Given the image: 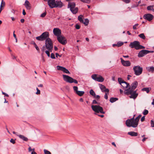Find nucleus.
Returning a JSON list of instances; mask_svg holds the SVG:
<instances>
[{"label": "nucleus", "mask_w": 154, "mask_h": 154, "mask_svg": "<svg viewBox=\"0 0 154 154\" xmlns=\"http://www.w3.org/2000/svg\"><path fill=\"white\" fill-rule=\"evenodd\" d=\"M57 39L58 41L63 45L66 44L67 42L66 38L63 36L60 35L57 37Z\"/></svg>", "instance_id": "13"}, {"label": "nucleus", "mask_w": 154, "mask_h": 154, "mask_svg": "<svg viewBox=\"0 0 154 154\" xmlns=\"http://www.w3.org/2000/svg\"><path fill=\"white\" fill-rule=\"evenodd\" d=\"M128 134L131 136H137L138 135V133L134 131H130L128 132Z\"/></svg>", "instance_id": "22"}, {"label": "nucleus", "mask_w": 154, "mask_h": 154, "mask_svg": "<svg viewBox=\"0 0 154 154\" xmlns=\"http://www.w3.org/2000/svg\"><path fill=\"white\" fill-rule=\"evenodd\" d=\"M145 51H146V54L150 53V51L147 50H145Z\"/></svg>", "instance_id": "62"}, {"label": "nucleus", "mask_w": 154, "mask_h": 154, "mask_svg": "<svg viewBox=\"0 0 154 154\" xmlns=\"http://www.w3.org/2000/svg\"><path fill=\"white\" fill-rule=\"evenodd\" d=\"M85 92L82 91H78L76 92V94L80 96H82L84 94Z\"/></svg>", "instance_id": "26"}, {"label": "nucleus", "mask_w": 154, "mask_h": 154, "mask_svg": "<svg viewBox=\"0 0 154 154\" xmlns=\"http://www.w3.org/2000/svg\"><path fill=\"white\" fill-rule=\"evenodd\" d=\"M91 107L92 110L96 113H100L103 114L105 113L103 107L99 105H92Z\"/></svg>", "instance_id": "7"}, {"label": "nucleus", "mask_w": 154, "mask_h": 154, "mask_svg": "<svg viewBox=\"0 0 154 154\" xmlns=\"http://www.w3.org/2000/svg\"><path fill=\"white\" fill-rule=\"evenodd\" d=\"M143 18L149 21H150L153 19V16L151 14H145L143 16Z\"/></svg>", "instance_id": "16"}, {"label": "nucleus", "mask_w": 154, "mask_h": 154, "mask_svg": "<svg viewBox=\"0 0 154 154\" xmlns=\"http://www.w3.org/2000/svg\"><path fill=\"white\" fill-rule=\"evenodd\" d=\"M122 64L124 66H131V63L129 60H124L122 58H120Z\"/></svg>", "instance_id": "15"}, {"label": "nucleus", "mask_w": 154, "mask_h": 154, "mask_svg": "<svg viewBox=\"0 0 154 154\" xmlns=\"http://www.w3.org/2000/svg\"><path fill=\"white\" fill-rule=\"evenodd\" d=\"M123 2L126 4L129 3L130 2L131 0H122Z\"/></svg>", "instance_id": "42"}, {"label": "nucleus", "mask_w": 154, "mask_h": 154, "mask_svg": "<svg viewBox=\"0 0 154 154\" xmlns=\"http://www.w3.org/2000/svg\"><path fill=\"white\" fill-rule=\"evenodd\" d=\"M99 87L100 89L101 90V91L103 92H109V90L108 89L106 88V87L102 85V84H100L99 85Z\"/></svg>", "instance_id": "19"}, {"label": "nucleus", "mask_w": 154, "mask_h": 154, "mask_svg": "<svg viewBox=\"0 0 154 154\" xmlns=\"http://www.w3.org/2000/svg\"><path fill=\"white\" fill-rule=\"evenodd\" d=\"M75 4L74 2H69L68 5V8H69L71 12L74 14H76L78 11L77 7H75Z\"/></svg>", "instance_id": "4"}, {"label": "nucleus", "mask_w": 154, "mask_h": 154, "mask_svg": "<svg viewBox=\"0 0 154 154\" xmlns=\"http://www.w3.org/2000/svg\"><path fill=\"white\" fill-rule=\"evenodd\" d=\"M2 94H3L5 95V96H7V97H9L8 95L7 94L3 92V91H2Z\"/></svg>", "instance_id": "58"}, {"label": "nucleus", "mask_w": 154, "mask_h": 154, "mask_svg": "<svg viewBox=\"0 0 154 154\" xmlns=\"http://www.w3.org/2000/svg\"><path fill=\"white\" fill-rule=\"evenodd\" d=\"M10 142L12 143L13 144H14L15 143V141L13 139H11L10 140Z\"/></svg>", "instance_id": "51"}, {"label": "nucleus", "mask_w": 154, "mask_h": 154, "mask_svg": "<svg viewBox=\"0 0 154 154\" xmlns=\"http://www.w3.org/2000/svg\"><path fill=\"white\" fill-rule=\"evenodd\" d=\"M35 149H33V151L31 153V154H37V153L35 152Z\"/></svg>", "instance_id": "57"}, {"label": "nucleus", "mask_w": 154, "mask_h": 154, "mask_svg": "<svg viewBox=\"0 0 154 154\" xmlns=\"http://www.w3.org/2000/svg\"><path fill=\"white\" fill-rule=\"evenodd\" d=\"M92 103L93 104H99V103L95 100H93Z\"/></svg>", "instance_id": "45"}, {"label": "nucleus", "mask_w": 154, "mask_h": 154, "mask_svg": "<svg viewBox=\"0 0 154 154\" xmlns=\"http://www.w3.org/2000/svg\"><path fill=\"white\" fill-rule=\"evenodd\" d=\"M145 116H143L141 119V121L142 122H143L144 120H145Z\"/></svg>", "instance_id": "56"}, {"label": "nucleus", "mask_w": 154, "mask_h": 154, "mask_svg": "<svg viewBox=\"0 0 154 154\" xmlns=\"http://www.w3.org/2000/svg\"><path fill=\"white\" fill-rule=\"evenodd\" d=\"M124 44V43L122 42H119L117 43V46L119 47L122 46Z\"/></svg>", "instance_id": "34"}, {"label": "nucleus", "mask_w": 154, "mask_h": 154, "mask_svg": "<svg viewBox=\"0 0 154 154\" xmlns=\"http://www.w3.org/2000/svg\"><path fill=\"white\" fill-rule=\"evenodd\" d=\"M29 151V152L31 151L32 150H33V149H32L30 147H29L28 148Z\"/></svg>", "instance_id": "59"}, {"label": "nucleus", "mask_w": 154, "mask_h": 154, "mask_svg": "<svg viewBox=\"0 0 154 154\" xmlns=\"http://www.w3.org/2000/svg\"><path fill=\"white\" fill-rule=\"evenodd\" d=\"M154 7V5H149L147 6V9L148 10L150 11L152 10L153 11V10L154 9H153V7Z\"/></svg>", "instance_id": "29"}, {"label": "nucleus", "mask_w": 154, "mask_h": 154, "mask_svg": "<svg viewBox=\"0 0 154 154\" xmlns=\"http://www.w3.org/2000/svg\"><path fill=\"white\" fill-rule=\"evenodd\" d=\"M35 48L36 49V50L38 52H39L40 51V50H39V48L37 46V45H35Z\"/></svg>", "instance_id": "52"}, {"label": "nucleus", "mask_w": 154, "mask_h": 154, "mask_svg": "<svg viewBox=\"0 0 154 154\" xmlns=\"http://www.w3.org/2000/svg\"><path fill=\"white\" fill-rule=\"evenodd\" d=\"M80 28V26L78 24H76L75 26V28L77 29H79Z\"/></svg>", "instance_id": "50"}, {"label": "nucleus", "mask_w": 154, "mask_h": 154, "mask_svg": "<svg viewBox=\"0 0 154 154\" xmlns=\"http://www.w3.org/2000/svg\"><path fill=\"white\" fill-rule=\"evenodd\" d=\"M5 2L3 1V0H2L0 7L4 8V7L5 6Z\"/></svg>", "instance_id": "35"}, {"label": "nucleus", "mask_w": 154, "mask_h": 154, "mask_svg": "<svg viewBox=\"0 0 154 154\" xmlns=\"http://www.w3.org/2000/svg\"><path fill=\"white\" fill-rule=\"evenodd\" d=\"M23 15H26V12H25V10H24V9H23Z\"/></svg>", "instance_id": "60"}, {"label": "nucleus", "mask_w": 154, "mask_h": 154, "mask_svg": "<svg viewBox=\"0 0 154 154\" xmlns=\"http://www.w3.org/2000/svg\"><path fill=\"white\" fill-rule=\"evenodd\" d=\"M49 52L50 51H49L48 50H46L45 51L46 54H47V55L48 57H49L50 56V54Z\"/></svg>", "instance_id": "44"}, {"label": "nucleus", "mask_w": 154, "mask_h": 154, "mask_svg": "<svg viewBox=\"0 0 154 154\" xmlns=\"http://www.w3.org/2000/svg\"><path fill=\"white\" fill-rule=\"evenodd\" d=\"M148 138L147 137H144L143 138V139L142 140V141L143 142H144L145 141L146 139H147Z\"/></svg>", "instance_id": "61"}, {"label": "nucleus", "mask_w": 154, "mask_h": 154, "mask_svg": "<svg viewBox=\"0 0 154 154\" xmlns=\"http://www.w3.org/2000/svg\"><path fill=\"white\" fill-rule=\"evenodd\" d=\"M146 54L145 51V50H142L139 53L138 56L139 57H143Z\"/></svg>", "instance_id": "21"}, {"label": "nucleus", "mask_w": 154, "mask_h": 154, "mask_svg": "<svg viewBox=\"0 0 154 154\" xmlns=\"http://www.w3.org/2000/svg\"><path fill=\"white\" fill-rule=\"evenodd\" d=\"M53 33L57 37L61 35V30L58 28H54L53 30Z\"/></svg>", "instance_id": "14"}, {"label": "nucleus", "mask_w": 154, "mask_h": 154, "mask_svg": "<svg viewBox=\"0 0 154 154\" xmlns=\"http://www.w3.org/2000/svg\"><path fill=\"white\" fill-rule=\"evenodd\" d=\"M151 90V88H144L142 89V91H146L147 93H148Z\"/></svg>", "instance_id": "25"}, {"label": "nucleus", "mask_w": 154, "mask_h": 154, "mask_svg": "<svg viewBox=\"0 0 154 154\" xmlns=\"http://www.w3.org/2000/svg\"><path fill=\"white\" fill-rule=\"evenodd\" d=\"M139 42L135 41L131 42L129 46L131 48H135L136 50H139L145 48V47L140 45Z\"/></svg>", "instance_id": "3"}, {"label": "nucleus", "mask_w": 154, "mask_h": 154, "mask_svg": "<svg viewBox=\"0 0 154 154\" xmlns=\"http://www.w3.org/2000/svg\"><path fill=\"white\" fill-rule=\"evenodd\" d=\"M151 125L152 127H154V121L152 120H151Z\"/></svg>", "instance_id": "43"}, {"label": "nucleus", "mask_w": 154, "mask_h": 154, "mask_svg": "<svg viewBox=\"0 0 154 154\" xmlns=\"http://www.w3.org/2000/svg\"><path fill=\"white\" fill-rule=\"evenodd\" d=\"M11 57H12V58L13 59H16V57L14 56L13 55L11 54Z\"/></svg>", "instance_id": "63"}, {"label": "nucleus", "mask_w": 154, "mask_h": 154, "mask_svg": "<svg viewBox=\"0 0 154 154\" xmlns=\"http://www.w3.org/2000/svg\"><path fill=\"white\" fill-rule=\"evenodd\" d=\"M55 54L56 57H57L58 56H59L60 57H61L62 56V55H60L58 53H56Z\"/></svg>", "instance_id": "55"}, {"label": "nucleus", "mask_w": 154, "mask_h": 154, "mask_svg": "<svg viewBox=\"0 0 154 154\" xmlns=\"http://www.w3.org/2000/svg\"><path fill=\"white\" fill-rule=\"evenodd\" d=\"M124 93L127 95L130 94V98L134 99H135L138 95V93H136V91L131 90L129 88L125 90L124 91Z\"/></svg>", "instance_id": "2"}, {"label": "nucleus", "mask_w": 154, "mask_h": 154, "mask_svg": "<svg viewBox=\"0 0 154 154\" xmlns=\"http://www.w3.org/2000/svg\"><path fill=\"white\" fill-rule=\"evenodd\" d=\"M89 22V20L87 19H85V21L84 20V22L82 23H84L85 26H87L88 25Z\"/></svg>", "instance_id": "30"}, {"label": "nucleus", "mask_w": 154, "mask_h": 154, "mask_svg": "<svg viewBox=\"0 0 154 154\" xmlns=\"http://www.w3.org/2000/svg\"><path fill=\"white\" fill-rule=\"evenodd\" d=\"M92 78L94 80L99 82H103L104 80V78L100 75L94 74L91 75Z\"/></svg>", "instance_id": "12"}, {"label": "nucleus", "mask_w": 154, "mask_h": 154, "mask_svg": "<svg viewBox=\"0 0 154 154\" xmlns=\"http://www.w3.org/2000/svg\"><path fill=\"white\" fill-rule=\"evenodd\" d=\"M20 22L22 23H23L24 22V20L23 19H22L20 20Z\"/></svg>", "instance_id": "64"}, {"label": "nucleus", "mask_w": 154, "mask_h": 154, "mask_svg": "<svg viewBox=\"0 0 154 154\" xmlns=\"http://www.w3.org/2000/svg\"><path fill=\"white\" fill-rule=\"evenodd\" d=\"M148 111L146 109H145L144 110L143 112V114L144 115H147L148 113Z\"/></svg>", "instance_id": "37"}, {"label": "nucleus", "mask_w": 154, "mask_h": 154, "mask_svg": "<svg viewBox=\"0 0 154 154\" xmlns=\"http://www.w3.org/2000/svg\"><path fill=\"white\" fill-rule=\"evenodd\" d=\"M140 119V118L138 117V116L135 119V122L134 123V125H133V126L134 127H137Z\"/></svg>", "instance_id": "24"}, {"label": "nucleus", "mask_w": 154, "mask_h": 154, "mask_svg": "<svg viewBox=\"0 0 154 154\" xmlns=\"http://www.w3.org/2000/svg\"><path fill=\"white\" fill-rule=\"evenodd\" d=\"M118 99L116 97H111L110 99V101L111 103H113L117 100Z\"/></svg>", "instance_id": "28"}, {"label": "nucleus", "mask_w": 154, "mask_h": 154, "mask_svg": "<svg viewBox=\"0 0 154 154\" xmlns=\"http://www.w3.org/2000/svg\"><path fill=\"white\" fill-rule=\"evenodd\" d=\"M37 92L36 93V94H39L40 93V91L39 90L38 88H36Z\"/></svg>", "instance_id": "48"}, {"label": "nucleus", "mask_w": 154, "mask_h": 154, "mask_svg": "<svg viewBox=\"0 0 154 154\" xmlns=\"http://www.w3.org/2000/svg\"><path fill=\"white\" fill-rule=\"evenodd\" d=\"M24 5L27 9L30 10L31 9V6L30 4L28 1L27 0H26Z\"/></svg>", "instance_id": "20"}, {"label": "nucleus", "mask_w": 154, "mask_h": 154, "mask_svg": "<svg viewBox=\"0 0 154 154\" xmlns=\"http://www.w3.org/2000/svg\"><path fill=\"white\" fill-rule=\"evenodd\" d=\"M51 57L52 59H55V58L54 54V53H52L51 54Z\"/></svg>", "instance_id": "46"}, {"label": "nucleus", "mask_w": 154, "mask_h": 154, "mask_svg": "<svg viewBox=\"0 0 154 154\" xmlns=\"http://www.w3.org/2000/svg\"><path fill=\"white\" fill-rule=\"evenodd\" d=\"M147 69L149 72H154V67L153 66L149 67L147 68Z\"/></svg>", "instance_id": "27"}, {"label": "nucleus", "mask_w": 154, "mask_h": 154, "mask_svg": "<svg viewBox=\"0 0 154 154\" xmlns=\"http://www.w3.org/2000/svg\"><path fill=\"white\" fill-rule=\"evenodd\" d=\"M44 152L45 154H51V153L50 151L45 149L44 150Z\"/></svg>", "instance_id": "40"}, {"label": "nucleus", "mask_w": 154, "mask_h": 154, "mask_svg": "<svg viewBox=\"0 0 154 154\" xmlns=\"http://www.w3.org/2000/svg\"><path fill=\"white\" fill-rule=\"evenodd\" d=\"M47 14L46 12L45 11V12L42 14L41 15L40 17H44Z\"/></svg>", "instance_id": "38"}, {"label": "nucleus", "mask_w": 154, "mask_h": 154, "mask_svg": "<svg viewBox=\"0 0 154 154\" xmlns=\"http://www.w3.org/2000/svg\"><path fill=\"white\" fill-rule=\"evenodd\" d=\"M63 76L64 80L67 82L70 83H74L77 84L78 83V82L76 80L73 79L69 76L65 75H63Z\"/></svg>", "instance_id": "8"}, {"label": "nucleus", "mask_w": 154, "mask_h": 154, "mask_svg": "<svg viewBox=\"0 0 154 154\" xmlns=\"http://www.w3.org/2000/svg\"><path fill=\"white\" fill-rule=\"evenodd\" d=\"M139 36L143 39H145L146 37L143 33H141L139 35Z\"/></svg>", "instance_id": "32"}, {"label": "nucleus", "mask_w": 154, "mask_h": 154, "mask_svg": "<svg viewBox=\"0 0 154 154\" xmlns=\"http://www.w3.org/2000/svg\"><path fill=\"white\" fill-rule=\"evenodd\" d=\"M13 36H14V37L15 38V39L16 42H17V38L16 36V35L14 34V32Z\"/></svg>", "instance_id": "53"}, {"label": "nucleus", "mask_w": 154, "mask_h": 154, "mask_svg": "<svg viewBox=\"0 0 154 154\" xmlns=\"http://www.w3.org/2000/svg\"><path fill=\"white\" fill-rule=\"evenodd\" d=\"M73 89L74 90V91L75 92V93H76V92L77 91H78V88L77 86H74L73 87Z\"/></svg>", "instance_id": "39"}, {"label": "nucleus", "mask_w": 154, "mask_h": 154, "mask_svg": "<svg viewBox=\"0 0 154 154\" xmlns=\"http://www.w3.org/2000/svg\"><path fill=\"white\" fill-rule=\"evenodd\" d=\"M47 1L48 5L51 8L57 7L61 8L63 6L62 3L61 1L48 0Z\"/></svg>", "instance_id": "1"}, {"label": "nucleus", "mask_w": 154, "mask_h": 154, "mask_svg": "<svg viewBox=\"0 0 154 154\" xmlns=\"http://www.w3.org/2000/svg\"><path fill=\"white\" fill-rule=\"evenodd\" d=\"M138 84L137 81H135L131 85V87H130L128 88L130 89V90H134L137 87Z\"/></svg>", "instance_id": "18"}, {"label": "nucleus", "mask_w": 154, "mask_h": 154, "mask_svg": "<svg viewBox=\"0 0 154 154\" xmlns=\"http://www.w3.org/2000/svg\"><path fill=\"white\" fill-rule=\"evenodd\" d=\"M49 33L48 32H43L40 36L36 37V40L39 41H43L49 38Z\"/></svg>", "instance_id": "5"}, {"label": "nucleus", "mask_w": 154, "mask_h": 154, "mask_svg": "<svg viewBox=\"0 0 154 154\" xmlns=\"http://www.w3.org/2000/svg\"><path fill=\"white\" fill-rule=\"evenodd\" d=\"M135 122V119L134 118V117H133L131 119H127L126 122V126L129 127H133V128H136L137 127H134L133 126L134 125V123Z\"/></svg>", "instance_id": "11"}, {"label": "nucleus", "mask_w": 154, "mask_h": 154, "mask_svg": "<svg viewBox=\"0 0 154 154\" xmlns=\"http://www.w3.org/2000/svg\"><path fill=\"white\" fill-rule=\"evenodd\" d=\"M82 15H80L78 17V20L81 22L82 23L84 22V20H83L82 18Z\"/></svg>", "instance_id": "31"}, {"label": "nucleus", "mask_w": 154, "mask_h": 154, "mask_svg": "<svg viewBox=\"0 0 154 154\" xmlns=\"http://www.w3.org/2000/svg\"><path fill=\"white\" fill-rule=\"evenodd\" d=\"M118 80L119 84L123 89L126 88L130 87L129 83L125 81L121 78H119Z\"/></svg>", "instance_id": "10"}, {"label": "nucleus", "mask_w": 154, "mask_h": 154, "mask_svg": "<svg viewBox=\"0 0 154 154\" xmlns=\"http://www.w3.org/2000/svg\"><path fill=\"white\" fill-rule=\"evenodd\" d=\"M109 94V92H106L105 94L104 95V98L107 100L108 98V94Z\"/></svg>", "instance_id": "41"}, {"label": "nucleus", "mask_w": 154, "mask_h": 154, "mask_svg": "<svg viewBox=\"0 0 154 154\" xmlns=\"http://www.w3.org/2000/svg\"><path fill=\"white\" fill-rule=\"evenodd\" d=\"M18 136L20 138L22 139L24 141H27L28 140V139L23 135H19Z\"/></svg>", "instance_id": "23"}, {"label": "nucleus", "mask_w": 154, "mask_h": 154, "mask_svg": "<svg viewBox=\"0 0 154 154\" xmlns=\"http://www.w3.org/2000/svg\"><path fill=\"white\" fill-rule=\"evenodd\" d=\"M90 94L93 96H95V93L94 91L92 90L91 89L90 90L89 92Z\"/></svg>", "instance_id": "33"}, {"label": "nucleus", "mask_w": 154, "mask_h": 154, "mask_svg": "<svg viewBox=\"0 0 154 154\" xmlns=\"http://www.w3.org/2000/svg\"><path fill=\"white\" fill-rule=\"evenodd\" d=\"M45 45H44L42 46V51L43 52H44L45 51Z\"/></svg>", "instance_id": "54"}, {"label": "nucleus", "mask_w": 154, "mask_h": 154, "mask_svg": "<svg viewBox=\"0 0 154 154\" xmlns=\"http://www.w3.org/2000/svg\"><path fill=\"white\" fill-rule=\"evenodd\" d=\"M45 46L47 49L49 51L51 52L53 48V43L50 38L47 39L45 41Z\"/></svg>", "instance_id": "6"}, {"label": "nucleus", "mask_w": 154, "mask_h": 154, "mask_svg": "<svg viewBox=\"0 0 154 154\" xmlns=\"http://www.w3.org/2000/svg\"><path fill=\"white\" fill-rule=\"evenodd\" d=\"M133 69L134 74L136 75H139L142 72L143 69L139 66H135L133 67Z\"/></svg>", "instance_id": "9"}, {"label": "nucleus", "mask_w": 154, "mask_h": 154, "mask_svg": "<svg viewBox=\"0 0 154 154\" xmlns=\"http://www.w3.org/2000/svg\"><path fill=\"white\" fill-rule=\"evenodd\" d=\"M82 2H84L87 3L88 4L89 3L91 2L90 0H80Z\"/></svg>", "instance_id": "36"}, {"label": "nucleus", "mask_w": 154, "mask_h": 154, "mask_svg": "<svg viewBox=\"0 0 154 154\" xmlns=\"http://www.w3.org/2000/svg\"><path fill=\"white\" fill-rule=\"evenodd\" d=\"M94 97L96 99H97V100H98V99H99L100 98V96L99 95H96L94 96Z\"/></svg>", "instance_id": "47"}, {"label": "nucleus", "mask_w": 154, "mask_h": 154, "mask_svg": "<svg viewBox=\"0 0 154 154\" xmlns=\"http://www.w3.org/2000/svg\"><path fill=\"white\" fill-rule=\"evenodd\" d=\"M57 68L58 70L62 71L64 73L70 74L69 71L64 67L58 66H57Z\"/></svg>", "instance_id": "17"}, {"label": "nucleus", "mask_w": 154, "mask_h": 154, "mask_svg": "<svg viewBox=\"0 0 154 154\" xmlns=\"http://www.w3.org/2000/svg\"><path fill=\"white\" fill-rule=\"evenodd\" d=\"M138 25V24L137 23L135 24L133 26V29H137L136 27Z\"/></svg>", "instance_id": "49"}]
</instances>
